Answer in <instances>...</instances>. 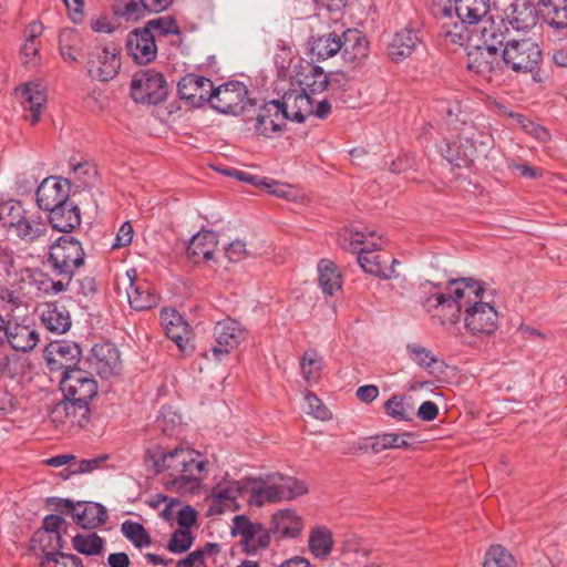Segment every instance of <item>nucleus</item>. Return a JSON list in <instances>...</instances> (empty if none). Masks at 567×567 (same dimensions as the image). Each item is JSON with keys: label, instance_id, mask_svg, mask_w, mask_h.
<instances>
[{"label": "nucleus", "instance_id": "obj_54", "mask_svg": "<svg viewBox=\"0 0 567 567\" xmlns=\"http://www.w3.org/2000/svg\"><path fill=\"white\" fill-rule=\"evenodd\" d=\"M336 82L334 79H329L328 75L324 73V71L319 68L315 66L310 74L306 75L305 78V85L302 90H306V92L309 93L310 96L322 93L329 85H333Z\"/></svg>", "mask_w": 567, "mask_h": 567}, {"label": "nucleus", "instance_id": "obj_21", "mask_svg": "<svg viewBox=\"0 0 567 567\" xmlns=\"http://www.w3.org/2000/svg\"><path fill=\"white\" fill-rule=\"evenodd\" d=\"M126 276L130 282L126 295L131 308L137 311H144L156 307L159 297L155 292L152 284L145 279L137 278L135 269L128 270Z\"/></svg>", "mask_w": 567, "mask_h": 567}, {"label": "nucleus", "instance_id": "obj_41", "mask_svg": "<svg viewBox=\"0 0 567 567\" xmlns=\"http://www.w3.org/2000/svg\"><path fill=\"white\" fill-rule=\"evenodd\" d=\"M43 326L51 332L62 334L71 328V317L63 306L47 303L40 316Z\"/></svg>", "mask_w": 567, "mask_h": 567}, {"label": "nucleus", "instance_id": "obj_10", "mask_svg": "<svg viewBox=\"0 0 567 567\" xmlns=\"http://www.w3.org/2000/svg\"><path fill=\"white\" fill-rule=\"evenodd\" d=\"M247 94L246 85L231 81L214 87L210 104L219 113L239 115L246 110Z\"/></svg>", "mask_w": 567, "mask_h": 567}, {"label": "nucleus", "instance_id": "obj_51", "mask_svg": "<svg viewBox=\"0 0 567 567\" xmlns=\"http://www.w3.org/2000/svg\"><path fill=\"white\" fill-rule=\"evenodd\" d=\"M27 210L23 209L20 202L7 200L0 203V226L8 229H14L18 219L23 218Z\"/></svg>", "mask_w": 567, "mask_h": 567}, {"label": "nucleus", "instance_id": "obj_29", "mask_svg": "<svg viewBox=\"0 0 567 567\" xmlns=\"http://www.w3.org/2000/svg\"><path fill=\"white\" fill-rule=\"evenodd\" d=\"M341 52L344 61L360 64L369 54V43L361 31L348 29L341 34Z\"/></svg>", "mask_w": 567, "mask_h": 567}, {"label": "nucleus", "instance_id": "obj_49", "mask_svg": "<svg viewBox=\"0 0 567 567\" xmlns=\"http://www.w3.org/2000/svg\"><path fill=\"white\" fill-rule=\"evenodd\" d=\"M123 536L128 539L136 548L148 547L152 538L145 527L133 520H125L121 525Z\"/></svg>", "mask_w": 567, "mask_h": 567}, {"label": "nucleus", "instance_id": "obj_28", "mask_svg": "<svg viewBox=\"0 0 567 567\" xmlns=\"http://www.w3.org/2000/svg\"><path fill=\"white\" fill-rule=\"evenodd\" d=\"M4 344L8 343L14 351L29 352L39 343L38 331L28 324L8 321Z\"/></svg>", "mask_w": 567, "mask_h": 567}, {"label": "nucleus", "instance_id": "obj_43", "mask_svg": "<svg viewBox=\"0 0 567 567\" xmlns=\"http://www.w3.org/2000/svg\"><path fill=\"white\" fill-rule=\"evenodd\" d=\"M272 478L279 502L290 501L308 493V487L305 482L295 477L276 474L272 475Z\"/></svg>", "mask_w": 567, "mask_h": 567}, {"label": "nucleus", "instance_id": "obj_7", "mask_svg": "<svg viewBox=\"0 0 567 567\" xmlns=\"http://www.w3.org/2000/svg\"><path fill=\"white\" fill-rule=\"evenodd\" d=\"M55 508L71 515L73 522L84 529H94L107 519L106 508L94 502H78L66 498H54Z\"/></svg>", "mask_w": 567, "mask_h": 567}, {"label": "nucleus", "instance_id": "obj_52", "mask_svg": "<svg viewBox=\"0 0 567 567\" xmlns=\"http://www.w3.org/2000/svg\"><path fill=\"white\" fill-rule=\"evenodd\" d=\"M146 11L141 0H117L113 4L114 14L126 21H137Z\"/></svg>", "mask_w": 567, "mask_h": 567}, {"label": "nucleus", "instance_id": "obj_37", "mask_svg": "<svg viewBox=\"0 0 567 567\" xmlns=\"http://www.w3.org/2000/svg\"><path fill=\"white\" fill-rule=\"evenodd\" d=\"M543 21L567 35V0H539Z\"/></svg>", "mask_w": 567, "mask_h": 567}, {"label": "nucleus", "instance_id": "obj_46", "mask_svg": "<svg viewBox=\"0 0 567 567\" xmlns=\"http://www.w3.org/2000/svg\"><path fill=\"white\" fill-rule=\"evenodd\" d=\"M73 548L86 556H97L104 550L105 540L96 533L78 534L72 538Z\"/></svg>", "mask_w": 567, "mask_h": 567}, {"label": "nucleus", "instance_id": "obj_25", "mask_svg": "<svg viewBox=\"0 0 567 567\" xmlns=\"http://www.w3.org/2000/svg\"><path fill=\"white\" fill-rule=\"evenodd\" d=\"M287 120L279 101L272 100L258 109L255 130L261 136L271 137L285 128Z\"/></svg>", "mask_w": 567, "mask_h": 567}, {"label": "nucleus", "instance_id": "obj_63", "mask_svg": "<svg viewBox=\"0 0 567 567\" xmlns=\"http://www.w3.org/2000/svg\"><path fill=\"white\" fill-rule=\"evenodd\" d=\"M370 443L367 447L371 449L373 453H381L388 449H394L395 442H398V434L384 433L375 435L369 439Z\"/></svg>", "mask_w": 567, "mask_h": 567}, {"label": "nucleus", "instance_id": "obj_15", "mask_svg": "<svg viewBox=\"0 0 567 567\" xmlns=\"http://www.w3.org/2000/svg\"><path fill=\"white\" fill-rule=\"evenodd\" d=\"M246 334L245 328L235 319L226 318L218 321L214 328L216 344L210 350L214 359L220 361L245 340Z\"/></svg>", "mask_w": 567, "mask_h": 567}, {"label": "nucleus", "instance_id": "obj_16", "mask_svg": "<svg viewBox=\"0 0 567 567\" xmlns=\"http://www.w3.org/2000/svg\"><path fill=\"white\" fill-rule=\"evenodd\" d=\"M86 68L92 79L102 82L110 81L121 68L118 52L115 48L96 47L89 52Z\"/></svg>", "mask_w": 567, "mask_h": 567}, {"label": "nucleus", "instance_id": "obj_8", "mask_svg": "<svg viewBox=\"0 0 567 567\" xmlns=\"http://www.w3.org/2000/svg\"><path fill=\"white\" fill-rule=\"evenodd\" d=\"M60 388L65 399H71L90 406L97 394V382L92 372L83 369H69L63 372Z\"/></svg>", "mask_w": 567, "mask_h": 567}, {"label": "nucleus", "instance_id": "obj_35", "mask_svg": "<svg viewBox=\"0 0 567 567\" xmlns=\"http://www.w3.org/2000/svg\"><path fill=\"white\" fill-rule=\"evenodd\" d=\"M217 243V235L214 231L204 230L197 233L192 237L187 246V258L194 264L212 259Z\"/></svg>", "mask_w": 567, "mask_h": 567}, {"label": "nucleus", "instance_id": "obj_2", "mask_svg": "<svg viewBox=\"0 0 567 567\" xmlns=\"http://www.w3.org/2000/svg\"><path fill=\"white\" fill-rule=\"evenodd\" d=\"M146 457L157 474L168 473V484L178 493L197 489L207 465L199 453L190 449L176 447L165 452L161 446H156L147 450Z\"/></svg>", "mask_w": 567, "mask_h": 567}, {"label": "nucleus", "instance_id": "obj_50", "mask_svg": "<svg viewBox=\"0 0 567 567\" xmlns=\"http://www.w3.org/2000/svg\"><path fill=\"white\" fill-rule=\"evenodd\" d=\"M341 51V35L332 32L320 37L312 47L318 60H327Z\"/></svg>", "mask_w": 567, "mask_h": 567}, {"label": "nucleus", "instance_id": "obj_1", "mask_svg": "<svg viewBox=\"0 0 567 567\" xmlns=\"http://www.w3.org/2000/svg\"><path fill=\"white\" fill-rule=\"evenodd\" d=\"M427 286L429 296L421 299L422 307L442 326L458 322L461 312L480 302L485 293L484 284L473 278L449 280L444 288L442 284L431 281L424 285Z\"/></svg>", "mask_w": 567, "mask_h": 567}, {"label": "nucleus", "instance_id": "obj_22", "mask_svg": "<svg viewBox=\"0 0 567 567\" xmlns=\"http://www.w3.org/2000/svg\"><path fill=\"white\" fill-rule=\"evenodd\" d=\"M125 47L127 53L137 64H147L157 55L154 34L145 28L131 31L127 34Z\"/></svg>", "mask_w": 567, "mask_h": 567}, {"label": "nucleus", "instance_id": "obj_23", "mask_svg": "<svg viewBox=\"0 0 567 567\" xmlns=\"http://www.w3.org/2000/svg\"><path fill=\"white\" fill-rule=\"evenodd\" d=\"M16 236L24 244H44L50 240L49 223L39 214L25 213L23 218L18 219L13 229Z\"/></svg>", "mask_w": 567, "mask_h": 567}, {"label": "nucleus", "instance_id": "obj_60", "mask_svg": "<svg viewBox=\"0 0 567 567\" xmlns=\"http://www.w3.org/2000/svg\"><path fill=\"white\" fill-rule=\"evenodd\" d=\"M144 28L148 29V31L152 32L154 37L179 33V28L176 21L171 17H161L150 20Z\"/></svg>", "mask_w": 567, "mask_h": 567}, {"label": "nucleus", "instance_id": "obj_12", "mask_svg": "<svg viewBox=\"0 0 567 567\" xmlns=\"http://www.w3.org/2000/svg\"><path fill=\"white\" fill-rule=\"evenodd\" d=\"M247 478L235 481L226 475L219 481L210 492L208 497L209 512L215 514H223L227 511H235L238 508L236 503L237 498L246 494Z\"/></svg>", "mask_w": 567, "mask_h": 567}, {"label": "nucleus", "instance_id": "obj_18", "mask_svg": "<svg viewBox=\"0 0 567 567\" xmlns=\"http://www.w3.org/2000/svg\"><path fill=\"white\" fill-rule=\"evenodd\" d=\"M80 347L71 341H55L45 348L44 357L51 371H69L79 369L76 364L81 358Z\"/></svg>", "mask_w": 567, "mask_h": 567}, {"label": "nucleus", "instance_id": "obj_61", "mask_svg": "<svg viewBox=\"0 0 567 567\" xmlns=\"http://www.w3.org/2000/svg\"><path fill=\"white\" fill-rule=\"evenodd\" d=\"M193 544L192 533L188 529H177L168 542V550L175 554L184 553Z\"/></svg>", "mask_w": 567, "mask_h": 567}, {"label": "nucleus", "instance_id": "obj_40", "mask_svg": "<svg viewBox=\"0 0 567 567\" xmlns=\"http://www.w3.org/2000/svg\"><path fill=\"white\" fill-rule=\"evenodd\" d=\"M433 12L441 21L442 30L440 32V35L444 38L446 41H450L451 43L462 45L467 39V35L464 32L466 24H457L455 22L453 23V27H450L447 20H451L453 17L452 3L450 2L449 6L435 4L433 8Z\"/></svg>", "mask_w": 567, "mask_h": 567}, {"label": "nucleus", "instance_id": "obj_6", "mask_svg": "<svg viewBox=\"0 0 567 567\" xmlns=\"http://www.w3.org/2000/svg\"><path fill=\"white\" fill-rule=\"evenodd\" d=\"M131 95L136 103L158 104L167 95L164 75L154 69L137 71L131 82Z\"/></svg>", "mask_w": 567, "mask_h": 567}, {"label": "nucleus", "instance_id": "obj_9", "mask_svg": "<svg viewBox=\"0 0 567 567\" xmlns=\"http://www.w3.org/2000/svg\"><path fill=\"white\" fill-rule=\"evenodd\" d=\"M85 363L90 372H95L105 380L120 375L122 370L120 351L111 342L95 344L85 358Z\"/></svg>", "mask_w": 567, "mask_h": 567}, {"label": "nucleus", "instance_id": "obj_26", "mask_svg": "<svg viewBox=\"0 0 567 567\" xmlns=\"http://www.w3.org/2000/svg\"><path fill=\"white\" fill-rule=\"evenodd\" d=\"M159 320L167 338L174 341L182 352H186L190 339L188 323L175 309L168 308L162 309Z\"/></svg>", "mask_w": 567, "mask_h": 567}, {"label": "nucleus", "instance_id": "obj_20", "mask_svg": "<svg viewBox=\"0 0 567 567\" xmlns=\"http://www.w3.org/2000/svg\"><path fill=\"white\" fill-rule=\"evenodd\" d=\"M214 91L213 82L200 75L186 74L177 84V92L182 100L187 101L192 106H200L212 101Z\"/></svg>", "mask_w": 567, "mask_h": 567}, {"label": "nucleus", "instance_id": "obj_45", "mask_svg": "<svg viewBox=\"0 0 567 567\" xmlns=\"http://www.w3.org/2000/svg\"><path fill=\"white\" fill-rule=\"evenodd\" d=\"M308 543L309 549L315 557L326 558L332 550V534L327 527L317 526L311 529Z\"/></svg>", "mask_w": 567, "mask_h": 567}, {"label": "nucleus", "instance_id": "obj_3", "mask_svg": "<svg viewBox=\"0 0 567 567\" xmlns=\"http://www.w3.org/2000/svg\"><path fill=\"white\" fill-rule=\"evenodd\" d=\"M493 144L492 135L474 124H464L457 143L449 145L446 158L457 167L473 163L478 154H485Z\"/></svg>", "mask_w": 567, "mask_h": 567}, {"label": "nucleus", "instance_id": "obj_62", "mask_svg": "<svg viewBox=\"0 0 567 567\" xmlns=\"http://www.w3.org/2000/svg\"><path fill=\"white\" fill-rule=\"evenodd\" d=\"M305 401L307 405V412L309 414L322 421L331 419V412L317 395L313 393H307Z\"/></svg>", "mask_w": 567, "mask_h": 567}, {"label": "nucleus", "instance_id": "obj_56", "mask_svg": "<svg viewBox=\"0 0 567 567\" xmlns=\"http://www.w3.org/2000/svg\"><path fill=\"white\" fill-rule=\"evenodd\" d=\"M219 553L217 544L208 543L203 548L189 553L185 558L177 563L178 567H198L205 566L207 557H213Z\"/></svg>", "mask_w": 567, "mask_h": 567}, {"label": "nucleus", "instance_id": "obj_4", "mask_svg": "<svg viewBox=\"0 0 567 567\" xmlns=\"http://www.w3.org/2000/svg\"><path fill=\"white\" fill-rule=\"evenodd\" d=\"M81 243L70 235L61 236L50 248L48 262L55 276L71 280L74 271L84 264Z\"/></svg>", "mask_w": 567, "mask_h": 567}, {"label": "nucleus", "instance_id": "obj_14", "mask_svg": "<svg viewBox=\"0 0 567 567\" xmlns=\"http://www.w3.org/2000/svg\"><path fill=\"white\" fill-rule=\"evenodd\" d=\"M498 313L489 302H475L464 312V326L473 336L482 337L494 333L497 329Z\"/></svg>", "mask_w": 567, "mask_h": 567}, {"label": "nucleus", "instance_id": "obj_44", "mask_svg": "<svg viewBox=\"0 0 567 567\" xmlns=\"http://www.w3.org/2000/svg\"><path fill=\"white\" fill-rule=\"evenodd\" d=\"M406 352L410 358L421 368L427 370L430 373L442 371L444 362L441 361L431 350L417 343H409Z\"/></svg>", "mask_w": 567, "mask_h": 567}, {"label": "nucleus", "instance_id": "obj_24", "mask_svg": "<svg viewBox=\"0 0 567 567\" xmlns=\"http://www.w3.org/2000/svg\"><path fill=\"white\" fill-rule=\"evenodd\" d=\"M504 16L507 25L518 32H527L538 22V12L532 0H514L504 10Z\"/></svg>", "mask_w": 567, "mask_h": 567}, {"label": "nucleus", "instance_id": "obj_39", "mask_svg": "<svg viewBox=\"0 0 567 567\" xmlns=\"http://www.w3.org/2000/svg\"><path fill=\"white\" fill-rule=\"evenodd\" d=\"M49 227L62 233H70L81 224L80 209L73 203L50 210L47 219Z\"/></svg>", "mask_w": 567, "mask_h": 567}, {"label": "nucleus", "instance_id": "obj_17", "mask_svg": "<svg viewBox=\"0 0 567 567\" xmlns=\"http://www.w3.org/2000/svg\"><path fill=\"white\" fill-rule=\"evenodd\" d=\"M70 183L54 176L47 177L37 188L35 200L40 209L50 212L68 204Z\"/></svg>", "mask_w": 567, "mask_h": 567}, {"label": "nucleus", "instance_id": "obj_36", "mask_svg": "<svg viewBox=\"0 0 567 567\" xmlns=\"http://www.w3.org/2000/svg\"><path fill=\"white\" fill-rule=\"evenodd\" d=\"M481 24H483L481 28V38L483 45L487 48L499 52V50H503L507 44L508 39H513L508 25L503 18L495 21L492 17H488Z\"/></svg>", "mask_w": 567, "mask_h": 567}, {"label": "nucleus", "instance_id": "obj_34", "mask_svg": "<svg viewBox=\"0 0 567 567\" xmlns=\"http://www.w3.org/2000/svg\"><path fill=\"white\" fill-rule=\"evenodd\" d=\"M21 104L23 110L28 112L24 117L31 125H35L41 117V111L47 102V95L41 85L27 83L20 89Z\"/></svg>", "mask_w": 567, "mask_h": 567}, {"label": "nucleus", "instance_id": "obj_64", "mask_svg": "<svg viewBox=\"0 0 567 567\" xmlns=\"http://www.w3.org/2000/svg\"><path fill=\"white\" fill-rule=\"evenodd\" d=\"M225 256L231 262H238L248 256L246 243L236 239L231 241L225 249Z\"/></svg>", "mask_w": 567, "mask_h": 567}, {"label": "nucleus", "instance_id": "obj_38", "mask_svg": "<svg viewBox=\"0 0 567 567\" xmlns=\"http://www.w3.org/2000/svg\"><path fill=\"white\" fill-rule=\"evenodd\" d=\"M246 494L249 495V503L258 507L266 503L279 502L272 475L267 476L265 481L247 477Z\"/></svg>", "mask_w": 567, "mask_h": 567}, {"label": "nucleus", "instance_id": "obj_57", "mask_svg": "<svg viewBox=\"0 0 567 567\" xmlns=\"http://www.w3.org/2000/svg\"><path fill=\"white\" fill-rule=\"evenodd\" d=\"M484 567H515V561L503 546L492 545L485 554Z\"/></svg>", "mask_w": 567, "mask_h": 567}, {"label": "nucleus", "instance_id": "obj_53", "mask_svg": "<svg viewBox=\"0 0 567 567\" xmlns=\"http://www.w3.org/2000/svg\"><path fill=\"white\" fill-rule=\"evenodd\" d=\"M385 413L396 421L412 420L413 408L405 402L404 395H392L384 403Z\"/></svg>", "mask_w": 567, "mask_h": 567}, {"label": "nucleus", "instance_id": "obj_5", "mask_svg": "<svg viewBox=\"0 0 567 567\" xmlns=\"http://www.w3.org/2000/svg\"><path fill=\"white\" fill-rule=\"evenodd\" d=\"M504 69L509 68L516 73L533 72L542 60L539 45L530 38L508 39L502 50Z\"/></svg>", "mask_w": 567, "mask_h": 567}, {"label": "nucleus", "instance_id": "obj_48", "mask_svg": "<svg viewBox=\"0 0 567 567\" xmlns=\"http://www.w3.org/2000/svg\"><path fill=\"white\" fill-rule=\"evenodd\" d=\"M0 267L4 271L7 278L17 281L19 271L30 272L29 268H21L20 256L8 245L0 246Z\"/></svg>", "mask_w": 567, "mask_h": 567}, {"label": "nucleus", "instance_id": "obj_31", "mask_svg": "<svg viewBox=\"0 0 567 567\" xmlns=\"http://www.w3.org/2000/svg\"><path fill=\"white\" fill-rule=\"evenodd\" d=\"M421 38L419 31L405 28L396 32L388 47V55L394 63H399L409 58L416 45L420 43Z\"/></svg>", "mask_w": 567, "mask_h": 567}, {"label": "nucleus", "instance_id": "obj_32", "mask_svg": "<svg viewBox=\"0 0 567 567\" xmlns=\"http://www.w3.org/2000/svg\"><path fill=\"white\" fill-rule=\"evenodd\" d=\"M380 243H371L370 246L361 247L358 254V262L360 267L370 275L382 279H391L398 277L395 274V269L390 267L389 269H384L381 266L380 256L374 251L382 248V240L379 237Z\"/></svg>", "mask_w": 567, "mask_h": 567}, {"label": "nucleus", "instance_id": "obj_47", "mask_svg": "<svg viewBox=\"0 0 567 567\" xmlns=\"http://www.w3.org/2000/svg\"><path fill=\"white\" fill-rule=\"evenodd\" d=\"M81 38L73 29H63L59 33V48L62 58L65 61H78Z\"/></svg>", "mask_w": 567, "mask_h": 567}, {"label": "nucleus", "instance_id": "obj_59", "mask_svg": "<svg viewBox=\"0 0 567 567\" xmlns=\"http://www.w3.org/2000/svg\"><path fill=\"white\" fill-rule=\"evenodd\" d=\"M509 116L528 134L534 136L536 140L540 142H547L550 137L549 132L540 126L539 124L534 123L529 118H527L523 114L511 113Z\"/></svg>", "mask_w": 567, "mask_h": 567}, {"label": "nucleus", "instance_id": "obj_13", "mask_svg": "<svg viewBox=\"0 0 567 567\" xmlns=\"http://www.w3.org/2000/svg\"><path fill=\"white\" fill-rule=\"evenodd\" d=\"M467 69L487 81H493L503 76L504 61L497 50L476 45L467 53Z\"/></svg>", "mask_w": 567, "mask_h": 567}, {"label": "nucleus", "instance_id": "obj_33", "mask_svg": "<svg viewBox=\"0 0 567 567\" xmlns=\"http://www.w3.org/2000/svg\"><path fill=\"white\" fill-rule=\"evenodd\" d=\"M302 529V519L292 509H281L272 515L270 530L279 538H296Z\"/></svg>", "mask_w": 567, "mask_h": 567}, {"label": "nucleus", "instance_id": "obj_42", "mask_svg": "<svg viewBox=\"0 0 567 567\" xmlns=\"http://www.w3.org/2000/svg\"><path fill=\"white\" fill-rule=\"evenodd\" d=\"M318 281L326 296H334L342 289V277L337 266L328 259L318 264Z\"/></svg>", "mask_w": 567, "mask_h": 567}, {"label": "nucleus", "instance_id": "obj_58", "mask_svg": "<svg viewBox=\"0 0 567 567\" xmlns=\"http://www.w3.org/2000/svg\"><path fill=\"white\" fill-rule=\"evenodd\" d=\"M322 360L315 350L306 351L300 364L303 378L307 381L317 380L321 369Z\"/></svg>", "mask_w": 567, "mask_h": 567}, {"label": "nucleus", "instance_id": "obj_30", "mask_svg": "<svg viewBox=\"0 0 567 567\" xmlns=\"http://www.w3.org/2000/svg\"><path fill=\"white\" fill-rule=\"evenodd\" d=\"M489 0H455L452 6L462 24L477 25L488 18Z\"/></svg>", "mask_w": 567, "mask_h": 567}, {"label": "nucleus", "instance_id": "obj_55", "mask_svg": "<svg viewBox=\"0 0 567 567\" xmlns=\"http://www.w3.org/2000/svg\"><path fill=\"white\" fill-rule=\"evenodd\" d=\"M373 236H375L373 230L358 231L344 229L339 235V241L343 248L357 251L359 254L361 247L371 245V243L367 241V238Z\"/></svg>", "mask_w": 567, "mask_h": 567}, {"label": "nucleus", "instance_id": "obj_19", "mask_svg": "<svg viewBox=\"0 0 567 567\" xmlns=\"http://www.w3.org/2000/svg\"><path fill=\"white\" fill-rule=\"evenodd\" d=\"M90 406L81 402L63 399L54 404L49 417L56 426L66 425L83 427L90 420Z\"/></svg>", "mask_w": 567, "mask_h": 567}, {"label": "nucleus", "instance_id": "obj_27", "mask_svg": "<svg viewBox=\"0 0 567 567\" xmlns=\"http://www.w3.org/2000/svg\"><path fill=\"white\" fill-rule=\"evenodd\" d=\"M279 105L288 120L302 123L311 115L313 97L306 90H290L284 94Z\"/></svg>", "mask_w": 567, "mask_h": 567}, {"label": "nucleus", "instance_id": "obj_11", "mask_svg": "<svg viewBox=\"0 0 567 567\" xmlns=\"http://www.w3.org/2000/svg\"><path fill=\"white\" fill-rule=\"evenodd\" d=\"M231 533L240 536V544L247 554H256L258 550L267 548L271 540L270 529L260 523L251 522L244 515L234 517Z\"/></svg>", "mask_w": 567, "mask_h": 567}]
</instances>
